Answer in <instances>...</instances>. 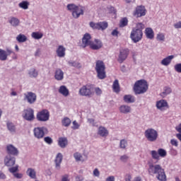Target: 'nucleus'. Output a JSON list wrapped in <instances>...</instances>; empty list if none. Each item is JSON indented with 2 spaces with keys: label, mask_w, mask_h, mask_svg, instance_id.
Wrapping results in <instances>:
<instances>
[{
  "label": "nucleus",
  "mask_w": 181,
  "mask_h": 181,
  "mask_svg": "<svg viewBox=\"0 0 181 181\" xmlns=\"http://www.w3.org/2000/svg\"><path fill=\"white\" fill-rule=\"evenodd\" d=\"M144 136L148 142H156L158 140L159 134L158 131L153 128H148L144 132Z\"/></svg>",
  "instance_id": "423d86ee"
},
{
  "label": "nucleus",
  "mask_w": 181,
  "mask_h": 181,
  "mask_svg": "<svg viewBox=\"0 0 181 181\" xmlns=\"http://www.w3.org/2000/svg\"><path fill=\"white\" fill-rule=\"evenodd\" d=\"M88 122L90 123L92 127H95V121L94 120V119H88Z\"/></svg>",
  "instance_id": "052dcab7"
},
{
  "label": "nucleus",
  "mask_w": 181,
  "mask_h": 181,
  "mask_svg": "<svg viewBox=\"0 0 181 181\" xmlns=\"http://www.w3.org/2000/svg\"><path fill=\"white\" fill-rule=\"evenodd\" d=\"M16 40H17V42H18V43H25V42H26V40H28V37H26V35H25L23 34H19L16 37Z\"/></svg>",
  "instance_id": "c9c22d12"
},
{
  "label": "nucleus",
  "mask_w": 181,
  "mask_h": 181,
  "mask_svg": "<svg viewBox=\"0 0 181 181\" xmlns=\"http://www.w3.org/2000/svg\"><path fill=\"white\" fill-rule=\"evenodd\" d=\"M93 176L95 177H100V170H98V168H95L93 170Z\"/></svg>",
  "instance_id": "4d7b16f0"
},
{
  "label": "nucleus",
  "mask_w": 181,
  "mask_h": 181,
  "mask_svg": "<svg viewBox=\"0 0 181 181\" xmlns=\"http://www.w3.org/2000/svg\"><path fill=\"white\" fill-rule=\"evenodd\" d=\"M13 175L14 177H16V179H22V177H23V175H22V173H15Z\"/></svg>",
  "instance_id": "bf43d9fd"
},
{
  "label": "nucleus",
  "mask_w": 181,
  "mask_h": 181,
  "mask_svg": "<svg viewBox=\"0 0 181 181\" xmlns=\"http://www.w3.org/2000/svg\"><path fill=\"white\" fill-rule=\"evenodd\" d=\"M28 74L30 78H37L39 71L35 68H31L28 71Z\"/></svg>",
  "instance_id": "bb28decb"
},
{
  "label": "nucleus",
  "mask_w": 181,
  "mask_h": 181,
  "mask_svg": "<svg viewBox=\"0 0 181 181\" xmlns=\"http://www.w3.org/2000/svg\"><path fill=\"white\" fill-rule=\"evenodd\" d=\"M145 33L147 39H153L155 36L153 30H152V28H146Z\"/></svg>",
  "instance_id": "f704fd0d"
},
{
  "label": "nucleus",
  "mask_w": 181,
  "mask_h": 181,
  "mask_svg": "<svg viewBox=\"0 0 181 181\" xmlns=\"http://www.w3.org/2000/svg\"><path fill=\"white\" fill-rule=\"evenodd\" d=\"M151 154L153 159H157V160H159V154L156 151H155V150L151 151Z\"/></svg>",
  "instance_id": "49530a36"
},
{
  "label": "nucleus",
  "mask_w": 181,
  "mask_h": 181,
  "mask_svg": "<svg viewBox=\"0 0 181 181\" xmlns=\"http://www.w3.org/2000/svg\"><path fill=\"white\" fill-rule=\"evenodd\" d=\"M59 93L64 95V97H68V95L70 94V92L66 86H61L59 89Z\"/></svg>",
  "instance_id": "c756f323"
},
{
  "label": "nucleus",
  "mask_w": 181,
  "mask_h": 181,
  "mask_svg": "<svg viewBox=\"0 0 181 181\" xmlns=\"http://www.w3.org/2000/svg\"><path fill=\"white\" fill-rule=\"evenodd\" d=\"M127 25H128V18H123L120 21L119 27H120V28H124V26H127Z\"/></svg>",
  "instance_id": "c03bdc74"
},
{
  "label": "nucleus",
  "mask_w": 181,
  "mask_h": 181,
  "mask_svg": "<svg viewBox=\"0 0 181 181\" xmlns=\"http://www.w3.org/2000/svg\"><path fill=\"white\" fill-rule=\"evenodd\" d=\"M57 56L60 58L64 57L66 56V47L63 45H59L56 49Z\"/></svg>",
  "instance_id": "412c9836"
},
{
  "label": "nucleus",
  "mask_w": 181,
  "mask_h": 181,
  "mask_svg": "<svg viewBox=\"0 0 181 181\" xmlns=\"http://www.w3.org/2000/svg\"><path fill=\"white\" fill-rule=\"evenodd\" d=\"M79 94L82 97H92L94 95V92L90 86H83L79 89Z\"/></svg>",
  "instance_id": "9b49d317"
},
{
  "label": "nucleus",
  "mask_w": 181,
  "mask_h": 181,
  "mask_svg": "<svg viewBox=\"0 0 181 181\" xmlns=\"http://www.w3.org/2000/svg\"><path fill=\"white\" fill-rule=\"evenodd\" d=\"M18 6L21 9H29V2L28 1H23L18 4Z\"/></svg>",
  "instance_id": "ea45409f"
},
{
  "label": "nucleus",
  "mask_w": 181,
  "mask_h": 181,
  "mask_svg": "<svg viewBox=\"0 0 181 181\" xmlns=\"http://www.w3.org/2000/svg\"><path fill=\"white\" fill-rule=\"evenodd\" d=\"M5 179H6V175L2 173V171H0V180H5Z\"/></svg>",
  "instance_id": "e2e57ef3"
},
{
  "label": "nucleus",
  "mask_w": 181,
  "mask_h": 181,
  "mask_svg": "<svg viewBox=\"0 0 181 181\" xmlns=\"http://www.w3.org/2000/svg\"><path fill=\"white\" fill-rule=\"evenodd\" d=\"M95 93L96 95H101L103 94V90L99 87L95 88Z\"/></svg>",
  "instance_id": "6e6d98bb"
},
{
  "label": "nucleus",
  "mask_w": 181,
  "mask_h": 181,
  "mask_svg": "<svg viewBox=\"0 0 181 181\" xmlns=\"http://www.w3.org/2000/svg\"><path fill=\"white\" fill-rule=\"evenodd\" d=\"M158 156H160L161 158H165V156H166L167 155L166 150L163 148H159L158 150Z\"/></svg>",
  "instance_id": "a18cd8bd"
},
{
  "label": "nucleus",
  "mask_w": 181,
  "mask_h": 181,
  "mask_svg": "<svg viewBox=\"0 0 181 181\" xmlns=\"http://www.w3.org/2000/svg\"><path fill=\"white\" fill-rule=\"evenodd\" d=\"M68 64L71 67H75L76 69H81V64H80L78 62L70 60L68 62Z\"/></svg>",
  "instance_id": "e433bc0d"
},
{
  "label": "nucleus",
  "mask_w": 181,
  "mask_h": 181,
  "mask_svg": "<svg viewBox=\"0 0 181 181\" xmlns=\"http://www.w3.org/2000/svg\"><path fill=\"white\" fill-rule=\"evenodd\" d=\"M27 175L30 177V179H36V170L32 168H28L26 171Z\"/></svg>",
  "instance_id": "72a5a7b5"
},
{
  "label": "nucleus",
  "mask_w": 181,
  "mask_h": 181,
  "mask_svg": "<svg viewBox=\"0 0 181 181\" xmlns=\"http://www.w3.org/2000/svg\"><path fill=\"white\" fill-rule=\"evenodd\" d=\"M31 37L33 39H35L36 40H39L43 37V33L39 32H33L31 34Z\"/></svg>",
  "instance_id": "4c0bfd02"
},
{
  "label": "nucleus",
  "mask_w": 181,
  "mask_h": 181,
  "mask_svg": "<svg viewBox=\"0 0 181 181\" xmlns=\"http://www.w3.org/2000/svg\"><path fill=\"white\" fill-rule=\"evenodd\" d=\"M44 141L46 144H47L48 145H52V144H53V139H51L50 136H46L44 138Z\"/></svg>",
  "instance_id": "09e8293b"
},
{
  "label": "nucleus",
  "mask_w": 181,
  "mask_h": 181,
  "mask_svg": "<svg viewBox=\"0 0 181 181\" xmlns=\"http://www.w3.org/2000/svg\"><path fill=\"white\" fill-rule=\"evenodd\" d=\"M37 96L33 92H26L24 93V101H27L28 104H35Z\"/></svg>",
  "instance_id": "ddd939ff"
},
{
  "label": "nucleus",
  "mask_w": 181,
  "mask_h": 181,
  "mask_svg": "<svg viewBox=\"0 0 181 181\" xmlns=\"http://www.w3.org/2000/svg\"><path fill=\"white\" fill-rule=\"evenodd\" d=\"M128 56H129V49L123 48L119 50L117 62L118 63L122 64L127 59H128Z\"/></svg>",
  "instance_id": "f8f14e48"
},
{
  "label": "nucleus",
  "mask_w": 181,
  "mask_h": 181,
  "mask_svg": "<svg viewBox=\"0 0 181 181\" xmlns=\"http://www.w3.org/2000/svg\"><path fill=\"white\" fill-rule=\"evenodd\" d=\"M112 88L115 93H119V82L117 79H115L113 82Z\"/></svg>",
  "instance_id": "58836bf2"
},
{
  "label": "nucleus",
  "mask_w": 181,
  "mask_h": 181,
  "mask_svg": "<svg viewBox=\"0 0 181 181\" xmlns=\"http://www.w3.org/2000/svg\"><path fill=\"white\" fill-rule=\"evenodd\" d=\"M133 90L136 95L138 94H145L148 91V81L145 79L136 81Z\"/></svg>",
  "instance_id": "20e7f679"
},
{
  "label": "nucleus",
  "mask_w": 181,
  "mask_h": 181,
  "mask_svg": "<svg viewBox=\"0 0 181 181\" xmlns=\"http://www.w3.org/2000/svg\"><path fill=\"white\" fill-rule=\"evenodd\" d=\"M74 158L76 160V162H80L81 160V158H83V156H81V153H75L74 154Z\"/></svg>",
  "instance_id": "de8ad7c7"
},
{
  "label": "nucleus",
  "mask_w": 181,
  "mask_h": 181,
  "mask_svg": "<svg viewBox=\"0 0 181 181\" xmlns=\"http://www.w3.org/2000/svg\"><path fill=\"white\" fill-rule=\"evenodd\" d=\"M89 25L93 30H105V29L108 28V23L107 21H102L98 23H94L91 21L89 23Z\"/></svg>",
  "instance_id": "6e6552de"
},
{
  "label": "nucleus",
  "mask_w": 181,
  "mask_h": 181,
  "mask_svg": "<svg viewBox=\"0 0 181 181\" xmlns=\"http://www.w3.org/2000/svg\"><path fill=\"white\" fill-rule=\"evenodd\" d=\"M22 117L25 121L32 122V121L35 120V110L32 108L24 110Z\"/></svg>",
  "instance_id": "1a4fd4ad"
},
{
  "label": "nucleus",
  "mask_w": 181,
  "mask_h": 181,
  "mask_svg": "<svg viewBox=\"0 0 181 181\" xmlns=\"http://www.w3.org/2000/svg\"><path fill=\"white\" fill-rule=\"evenodd\" d=\"M175 130L177 132L181 134V123L175 127Z\"/></svg>",
  "instance_id": "338daca9"
},
{
  "label": "nucleus",
  "mask_w": 181,
  "mask_h": 181,
  "mask_svg": "<svg viewBox=\"0 0 181 181\" xmlns=\"http://www.w3.org/2000/svg\"><path fill=\"white\" fill-rule=\"evenodd\" d=\"M8 155L13 156H18L19 155V150L12 144H8L6 147Z\"/></svg>",
  "instance_id": "f3484780"
},
{
  "label": "nucleus",
  "mask_w": 181,
  "mask_h": 181,
  "mask_svg": "<svg viewBox=\"0 0 181 181\" xmlns=\"http://www.w3.org/2000/svg\"><path fill=\"white\" fill-rule=\"evenodd\" d=\"M128 159H129V157L127 155H123L120 156V160L122 162H127Z\"/></svg>",
  "instance_id": "5fc2aeb1"
},
{
  "label": "nucleus",
  "mask_w": 181,
  "mask_h": 181,
  "mask_svg": "<svg viewBox=\"0 0 181 181\" xmlns=\"http://www.w3.org/2000/svg\"><path fill=\"white\" fill-rule=\"evenodd\" d=\"M170 154L172 156H177V150L175 149L173 147H172L170 149Z\"/></svg>",
  "instance_id": "603ef678"
},
{
  "label": "nucleus",
  "mask_w": 181,
  "mask_h": 181,
  "mask_svg": "<svg viewBox=\"0 0 181 181\" xmlns=\"http://www.w3.org/2000/svg\"><path fill=\"white\" fill-rule=\"evenodd\" d=\"M127 146H128V141L125 139L120 140L119 148L120 149H127Z\"/></svg>",
  "instance_id": "a19ab883"
},
{
  "label": "nucleus",
  "mask_w": 181,
  "mask_h": 181,
  "mask_svg": "<svg viewBox=\"0 0 181 181\" xmlns=\"http://www.w3.org/2000/svg\"><path fill=\"white\" fill-rule=\"evenodd\" d=\"M175 29H181V21H179L174 24Z\"/></svg>",
  "instance_id": "680f3d73"
},
{
  "label": "nucleus",
  "mask_w": 181,
  "mask_h": 181,
  "mask_svg": "<svg viewBox=\"0 0 181 181\" xmlns=\"http://www.w3.org/2000/svg\"><path fill=\"white\" fill-rule=\"evenodd\" d=\"M157 110H160V111H163L165 110V108H168V101L166 100H160L156 102V104Z\"/></svg>",
  "instance_id": "6ab92c4d"
},
{
  "label": "nucleus",
  "mask_w": 181,
  "mask_h": 181,
  "mask_svg": "<svg viewBox=\"0 0 181 181\" xmlns=\"http://www.w3.org/2000/svg\"><path fill=\"white\" fill-rule=\"evenodd\" d=\"M174 69L177 73H181V64H177L174 66Z\"/></svg>",
  "instance_id": "864d4df0"
},
{
  "label": "nucleus",
  "mask_w": 181,
  "mask_h": 181,
  "mask_svg": "<svg viewBox=\"0 0 181 181\" xmlns=\"http://www.w3.org/2000/svg\"><path fill=\"white\" fill-rule=\"evenodd\" d=\"M62 124L63 127H70V124H71V120L69 117H64L62 121Z\"/></svg>",
  "instance_id": "79ce46f5"
},
{
  "label": "nucleus",
  "mask_w": 181,
  "mask_h": 181,
  "mask_svg": "<svg viewBox=\"0 0 181 181\" xmlns=\"http://www.w3.org/2000/svg\"><path fill=\"white\" fill-rule=\"evenodd\" d=\"M18 170H19L18 165H16L15 166L10 167L8 168V172H10V173H12L13 175L16 173V172H18Z\"/></svg>",
  "instance_id": "37998d69"
},
{
  "label": "nucleus",
  "mask_w": 181,
  "mask_h": 181,
  "mask_svg": "<svg viewBox=\"0 0 181 181\" xmlns=\"http://www.w3.org/2000/svg\"><path fill=\"white\" fill-rule=\"evenodd\" d=\"M119 111L121 114H129L131 111H132V108H131V106L127 105H122L119 107Z\"/></svg>",
  "instance_id": "b1692460"
},
{
  "label": "nucleus",
  "mask_w": 181,
  "mask_h": 181,
  "mask_svg": "<svg viewBox=\"0 0 181 181\" xmlns=\"http://www.w3.org/2000/svg\"><path fill=\"white\" fill-rule=\"evenodd\" d=\"M16 163V158L11 155H7L4 157V165L7 168H12Z\"/></svg>",
  "instance_id": "4468645a"
},
{
  "label": "nucleus",
  "mask_w": 181,
  "mask_h": 181,
  "mask_svg": "<svg viewBox=\"0 0 181 181\" xmlns=\"http://www.w3.org/2000/svg\"><path fill=\"white\" fill-rule=\"evenodd\" d=\"M172 93V88L170 87L165 86L163 88V90L161 93H160V97L162 98H165L166 96L169 95V94Z\"/></svg>",
  "instance_id": "2f4dec72"
},
{
  "label": "nucleus",
  "mask_w": 181,
  "mask_h": 181,
  "mask_svg": "<svg viewBox=\"0 0 181 181\" xmlns=\"http://www.w3.org/2000/svg\"><path fill=\"white\" fill-rule=\"evenodd\" d=\"M134 16L136 18H141L142 16H145L146 15V8L144 6H139L136 8L133 13Z\"/></svg>",
  "instance_id": "2eb2a0df"
},
{
  "label": "nucleus",
  "mask_w": 181,
  "mask_h": 181,
  "mask_svg": "<svg viewBox=\"0 0 181 181\" xmlns=\"http://www.w3.org/2000/svg\"><path fill=\"white\" fill-rule=\"evenodd\" d=\"M89 46L92 50H99L103 47V42L101 40L95 39L94 42L92 41Z\"/></svg>",
  "instance_id": "aec40b11"
},
{
  "label": "nucleus",
  "mask_w": 181,
  "mask_h": 181,
  "mask_svg": "<svg viewBox=\"0 0 181 181\" xmlns=\"http://www.w3.org/2000/svg\"><path fill=\"white\" fill-rule=\"evenodd\" d=\"M148 172L151 176H154L156 175V177L159 181H166V174L165 173V169L162 168V166L159 164H149V167L148 169Z\"/></svg>",
  "instance_id": "f257e3e1"
},
{
  "label": "nucleus",
  "mask_w": 181,
  "mask_h": 181,
  "mask_svg": "<svg viewBox=\"0 0 181 181\" xmlns=\"http://www.w3.org/2000/svg\"><path fill=\"white\" fill-rule=\"evenodd\" d=\"M73 125L72 129H78L80 128V124L76 120L73 122Z\"/></svg>",
  "instance_id": "13d9d810"
},
{
  "label": "nucleus",
  "mask_w": 181,
  "mask_h": 181,
  "mask_svg": "<svg viewBox=\"0 0 181 181\" xmlns=\"http://www.w3.org/2000/svg\"><path fill=\"white\" fill-rule=\"evenodd\" d=\"M62 181H70V180L69 179V175H63Z\"/></svg>",
  "instance_id": "0e129e2a"
},
{
  "label": "nucleus",
  "mask_w": 181,
  "mask_h": 181,
  "mask_svg": "<svg viewBox=\"0 0 181 181\" xmlns=\"http://www.w3.org/2000/svg\"><path fill=\"white\" fill-rule=\"evenodd\" d=\"M8 23H10L11 26H13V28H17V26L21 25V20L16 17L12 16L8 18Z\"/></svg>",
  "instance_id": "4be33fe9"
},
{
  "label": "nucleus",
  "mask_w": 181,
  "mask_h": 181,
  "mask_svg": "<svg viewBox=\"0 0 181 181\" xmlns=\"http://www.w3.org/2000/svg\"><path fill=\"white\" fill-rule=\"evenodd\" d=\"M174 58H175V56H173V55H170V56L164 58L161 61L162 66H169L170 64V63H172V60H173Z\"/></svg>",
  "instance_id": "cd10ccee"
},
{
  "label": "nucleus",
  "mask_w": 181,
  "mask_h": 181,
  "mask_svg": "<svg viewBox=\"0 0 181 181\" xmlns=\"http://www.w3.org/2000/svg\"><path fill=\"white\" fill-rule=\"evenodd\" d=\"M46 132H47V128L45 127H35L33 129L34 136L37 138V139H43Z\"/></svg>",
  "instance_id": "9d476101"
},
{
  "label": "nucleus",
  "mask_w": 181,
  "mask_h": 181,
  "mask_svg": "<svg viewBox=\"0 0 181 181\" xmlns=\"http://www.w3.org/2000/svg\"><path fill=\"white\" fill-rule=\"evenodd\" d=\"M124 103L132 104L135 101V97L132 95H125L123 98Z\"/></svg>",
  "instance_id": "473e14b6"
},
{
  "label": "nucleus",
  "mask_w": 181,
  "mask_h": 181,
  "mask_svg": "<svg viewBox=\"0 0 181 181\" xmlns=\"http://www.w3.org/2000/svg\"><path fill=\"white\" fill-rule=\"evenodd\" d=\"M76 181H84V177L81 175H77L76 177Z\"/></svg>",
  "instance_id": "69168bd1"
},
{
  "label": "nucleus",
  "mask_w": 181,
  "mask_h": 181,
  "mask_svg": "<svg viewBox=\"0 0 181 181\" xmlns=\"http://www.w3.org/2000/svg\"><path fill=\"white\" fill-rule=\"evenodd\" d=\"M157 40H160V42H163L165 40V35L163 33H158L157 35Z\"/></svg>",
  "instance_id": "3c124183"
},
{
  "label": "nucleus",
  "mask_w": 181,
  "mask_h": 181,
  "mask_svg": "<svg viewBox=\"0 0 181 181\" xmlns=\"http://www.w3.org/2000/svg\"><path fill=\"white\" fill-rule=\"evenodd\" d=\"M98 134L103 138L108 136V130L104 127H100L98 128Z\"/></svg>",
  "instance_id": "7c9ffc66"
},
{
  "label": "nucleus",
  "mask_w": 181,
  "mask_h": 181,
  "mask_svg": "<svg viewBox=\"0 0 181 181\" xmlns=\"http://www.w3.org/2000/svg\"><path fill=\"white\" fill-rule=\"evenodd\" d=\"M91 35L90 33H86L82 38V46L83 47H87L91 45Z\"/></svg>",
  "instance_id": "a211bd4d"
},
{
  "label": "nucleus",
  "mask_w": 181,
  "mask_h": 181,
  "mask_svg": "<svg viewBox=\"0 0 181 181\" xmlns=\"http://www.w3.org/2000/svg\"><path fill=\"white\" fill-rule=\"evenodd\" d=\"M66 8L69 12H71L74 19H78V18L84 15V6H83L69 4L66 6Z\"/></svg>",
  "instance_id": "7ed1b4c3"
},
{
  "label": "nucleus",
  "mask_w": 181,
  "mask_h": 181,
  "mask_svg": "<svg viewBox=\"0 0 181 181\" xmlns=\"http://www.w3.org/2000/svg\"><path fill=\"white\" fill-rule=\"evenodd\" d=\"M12 53H13V51L9 48H7L6 51L0 49V60L5 62V60L8 59V56H11Z\"/></svg>",
  "instance_id": "dca6fc26"
},
{
  "label": "nucleus",
  "mask_w": 181,
  "mask_h": 181,
  "mask_svg": "<svg viewBox=\"0 0 181 181\" xmlns=\"http://www.w3.org/2000/svg\"><path fill=\"white\" fill-rule=\"evenodd\" d=\"M95 70L97 73V77L99 80H104L107 75L105 74V64L101 60H98L95 64Z\"/></svg>",
  "instance_id": "39448f33"
},
{
  "label": "nucleus",
  "mask_w": 181,
  "mask_h": 181,
  "mask_svg": "<svg viewBox=\"0 0 181 181\" xmlns=\"http://www.w3.org/2000/svg\"><path fill=\"white\" fill-rule=\"evenodd\" d=\"M68 144L69 141L66 137H60L58 140V145L59 146H60V148H65L66 146H67Z\"/></svg>",
  "instance_id": "c85d7f7f"
},
{
  "label": "nucleus",
  "mask_w": 181,
  "mask_h": 181,
  "mask_svg": "<svg viewBox=\"0 0 181 181\" xmlns=\"http://www.w3.org/2000/svg\"><path fill=\"white\" fill-rule=\"evenodd\" d=\"M145 29V25L142 23H138L136 24V27L134 28L130 34V39L134 43H138L142 40V36H144L143 30Z\"/></svg>",
  "instance_id": "f03ea898"
},
{
  "label": "nucleus",
  "mask_w": 181,
  "mask_h": 181,
  "mask_svg": "<svg viewBox=\"0 0 181 181\" xmlns=\"http://www.w3.org/2000/svg\"><path fill=\"white\" fill-rule=\"evenodd\" d=\"M170 144L173 146H175V148L179 146V141H177L176 139H172L170 140Z\"/></svg>",
  "instance_id": "8fccbe9b"
},
{
  "label": "nucleus",
  "mask_w": 181,
  "mask_h": 181,
  "mask_svg": "<svg viewBox=\"0 0 181 181\" xmlns=\"http://www.w3.org/2000/svg\"><path fill=\"white\" fill-rule=\"evenodd\" d=\"M63 160V155L61 153H59L55 158V169L57 170H60V165Z\"/></svg>",
  "instance_id": "5701e85b"
},
{
  "label": "nucleus",
  "mask_w": 181,
  "mask_h": 181,
  "mask_svg": "<svg viewBox=\"0 0 181 181\" xmlns=\"http://www.w3.org/2000/svg\"><path fill=\"white\" fill-rule=\"evenodd\" d=\"M36 118L40 122H46L50 118V112L47 109H43L37 113Z\"/></svg>",
  "instance_id": "0eeeda50"
},
{
  "label": "nucleus",
  "mask_w": 181,
  "mask_h": 181,
  "mask_svg": "<svg viewBox=\"0 0 181 181\" xmlns=\"http://www.w3.org/2000/svg\"><path fill=\"white\" fill-rule=\"evenodd\" d=\"M54 77L55 80H57V81H62V80L64 78V72H63L62 69H57L55 71Z\"/></svg>",
  "instance_id": "393cba45"
},
{
  "label": "nucleus",
  "mask_w": 181,
  "mask_h": 181,
  "mask_svg": "<svg viewBox=\"0 0 181 181\" xmlns=\"http://www.w3.org/2000/svg\"><path fill=\"white\" fill-rule=\"evenodd\" d=\"M106 181H115V177L114 176H110L106 178Z\"/></svg>",
  "instance_id": "774afa93"
},
{
  "label": "nucleus",
  "mask_w": 181,
  "mask_h": 181,
  "mask_svg": "<svg viewBox=\"0 0 181 181\" xmlns=\"http://www.w3.org/2000/svg\"><path fill=\"white\" fill-rule=\"evenodd\" d=\"M6 127L11 134H16V126L12 122H6Z\"/></svg>",
  "instance_id": "a878e982"
}]
</instances>
